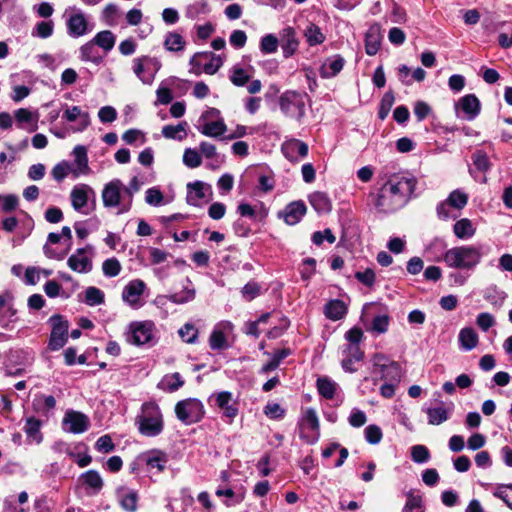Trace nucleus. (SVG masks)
<instances>
[{
    "label": "nucleus",
    "instance_id": "dca6fc26",
    "mask_svg": "<svg viewBox=\"0 0 512 512\" xmlns=\"http://www.w3.org/2000/svg\"><path fill=\"white\" fill-rule=\"evenodd\" d=\"M63 429L73 434H81L88 430L90 426L89 418L78 411H66L62 420Z\"/></svg>",
    "mask_w": 512,
    "mask_h": 512
},
{
    "label": "nucleus",
    "instance_id": "8fccbe9b",
    "mask_svg": "<svg viewBox=\"0 0 512 512\" xmlns=\"http://www.w3.org/2000/svg\"><path fill=\"white\" fill-rule=\"evenodd\" d=\"M180 338L188 344H195L198 340L199 331L192 323H185L179 330Z\"/></svg>",
    "mask_w": 512,
    "mask_h": 512
},
{
    "label": "nucleus",
    "instance_id": "69168bd1",
    "mask_svg": "<svg viewBox=\"0 0 512 512\" xmlns=\"http://www.w3.org/2000/svg\"><path fill=\"white\" fill-rule=\"evenodd\" d=\"M54 31V21L51 19L42 20L36 24L37 36L43 39L50 37Z\"/></svg>",
    "mask_w": 512,
    "mask_h": 512
},
{
    "label": "nucleus",
    "instance_id": "bb28decb",
    "mask_svg": "<svg viewBox=\"0 0 512 512\" xmlns=\"http://www.w3.org/2000/svg\"><path fill=\"white\" fill-rule=\"evenodd\" d=\"M343 353L345 354V357L341 363L342 368L346 372H355L356 368L354 367V363L363 359L364 352L357 345H347Z\"/></svg>",
    "mask_w": 512,
    "mask_h": 512
},
{
    "label": "nucleus",
    "instance_id": "f03ea898",
    "mask_svg": "<svg viewBox=\"0 0 512 512\" xmlns=\"http://www.w3.org/2000/svg\"><path fill=\"white\" fill-rule=\"evenodd\" d=\"M483 255L481 245H462L448 249L443 255V261L450 268L470 271L481 262Z\"/></svg>",
    "mask_w": 512,
    "mask_h": 512
},
{
    "label": "nucleus",
    "instance_id": "a19ab883",
    "mask_svg": "<svg viewBox=\"0 0 512 512\" xmlns=\"http://www.w3.org/2000/svg\"><path fill=\"white\" fill-rule=\"evenodd\" d=\"M92 40L82 45L79 49L80 59L85 62H92L96 65L102 62V57L99 55Z\"/></svg>",
    "mask_w": 512,
    "mask_h": 512
},
{
    "label": "nucleus",
    "instance_id": "774afa93",
    "mask_svg": "<svg viewBox=\"0 0 512 512\" xmlns=\"http://www.w3.org/2000/svg\"><path fill=\"white\" fill-rule=\"evenodd\" d=\"M494 496L503 500L512 509V484L498 487L494 492Z\"/></svg>",
    "mask_w": 512,
    "mask_h": 512
},
{
    "label": "nucleus",
    "instance_id": "cd10ccee",
    "mask_svg": "<svg viewBox=\"0 0 512 512\" xmlns=\"http://www.w3.org/2000/svg\"><path fill=\"white\" fill-rule=\"evenodd\" d=\"M198 130L199 132L208 137H220L222 136L226 130V124L224 123L223 119H217L212 121H206V122H198Z\"/></svg>",
    "mask_w": 512,
    "mask_h": 512
},
{
    "label": "nucleus",
    "instance_id": "a18cd8bd",
    "mask_svg": "<svg viewBox=\"0 0 512 512\" xmlns=\"http://www.w3.org/2000/svg\"><path fill=\"white\" fill-rule=\"evenodd\" d=\"M186 45L184 38L177 32L167 33L164 40V47L168 51L179 52L183 51Z\"/></svg>",
    "mask_w": 512,
    "mask_h": 512
},
{
    "label": "nucleus",
    "instance_id": "6e6d98bb",
    "mask_svg": "<svg viewBox=\"0 0 512 512\" xmlns=\"http://www.w3.org/2000/svg\"><path fill=\"white\" fill-rule=\"evenodd\" d=\"M394 101H395V97L392 92L389 91L383 95V97L380 101L379 111H378V117L381 120H384L388 116V114L394 104Z\"/></svg>",
    "mask_w": 512,
    "mask_h": 512
},
{
    "label": "nucleus",
    "instance_id": "bf43d9fd",
    "mask_svg": "<svg viewBox=\"0 0 512 512\" xmlns=\"http://www.w3.org/2000/svg\"><path fill=\"white\" fill-rule=\"evenodd\" d=\"M364 436L369 444L376 445L382 440L383 433L378 425L371 424L364 429Z\"/></svg>",
    "mask_w": 512,
    "mask_h": 512
},
{
    "label": "nucleus",
    "instance_id": "0e129e2a",
    "mask_svg": "<svg viewBox=\"0 0 512 512\" xmlns=\"http://www.w3.org/2000/svg\"><path fill=\"white\" fill-rule=\"evenodd\" d=\"M163 383L166 385V389L169 392H175L183 386L184 381L181 375L177 372L167 375L163 379Z\"/></svg>",
    "mask_w": 512,
    "mask_h": 512
},
{
    "label": "nucleus",
    "instance_id": "052dcab7",
    "mask_svg": "<svg viewBox=\"0 0 512 512\" xmlns=\"http://www.w3.org/2000/svg\"><path fill=\"white\" fill-rule=\"evenodd\" d=\"M119 9L115 4H108L102 11L101 18L109 26L117 24Z\"/></svg>",
    "mask_w": 512,
    "mask_h": 512
},
{
    "label": "nucleus",
    "instance_id": "09e8293b",
    "mask_svg": "<svg viewBox=\"0 0 512 512\" xmlns=\"http://www.w3.org/2000/svg\"><path fill=\"white\" fill-rule=\"evenodd\" d=\"M141 185H142V183L135 176L130 180L128 186H126V187L124 186L123 192L125 195L128 196L129 200L125 205L122 206L121 209H119L118 213H125L130 210L133 194L140 190Z\"/></svg>",
    "mask_w": 512,
    "mask_h": 512
},
{
    "label": "nucleus",
    "instance_id": "9d476101",
    "mask_svg": "<svg viewBox=\"0 0 512 512\" xmlns=\"http://www.w3.org/2000/svg\"><path fill=\"white\" fill-rule=\"evenodd\" d=\"M146 284L141 279L129 281L122 291V300L133 309H139L144 305L142 296L146 290Z\"/></svg>",
    "mask_w": 512,
    "mask_h": 512
},
{
    "label": "nucleus",
    "instance_id": "20e7f679",
    "mask_svg": "<svg viewBox=\"0 0 512 512\" xmlns=\"http://www.w3.org/2000/svg\"><path fill=\"white\" fill-rule=\"evenodd\" d=\"M175 414L179 421L185 425L199 422L205 414L203 403L196 398L179 401L175 405Z\"/></svg>",
    "mask_w": 512,
    "mask_h": 512
},
{
    "label": "nucleus",
    "instance_id": "39448f33",
    "mask_svg": "<svg viewBox=\"0 0 512 512\" xmlns=\"http://www.w3.org/2000/svg\"><path fill=\"white\" fill-rule=\"evenodd\" d=\"M281 111L288 117L300 120L305 114L304 96L296 91H286L279 99Z\"/></svg>",
    "mask_w": 512,
    "mask_h": 512
},
{
    "label": "nucleus",
    "instance_id": "f257e3e1",
    "mask_svg": "<svg viewBox=\"0 0 512 512\" xmlns=\"http://www.w3.org/2000/svg\"><path fill=\"white\" fill-rule=\"evenodd\" d=\"M416 182L405 174H393L380 188L375 206L390 213L404 206L415 190Z\"/></svg>",
    "mask_w": 512,
    "mask_h": 512
},
{
    "label": "nucleus",
    "instance_id": "58836bf2",
    "mask_svg": "<svg viewBox=\"0 0 512 512\" xmlns=\"http://www.w3.org/2000/svg\"><path fill=\"white\" fill-rule=\"evenodd\" d=\"M188 124L182 121L177 125H166L162 128V135L167 139L183 140L187 136Z\"/></svg>",
    "mask_w": 512,
    "mask_h": 512
},
{
    "label": "nucleus",
    "instance_id": "5701e85b",
    "mask_svg": "<svg viewBox=\"0 0 512 512\" xmlns=\"http://www.w3.org/2000/svg\"><path fill=\"white\" fill-rule=\"evenodd\" d=\"M153 59L149 56H141L133 59V72L144 84L152 83L154 75L151 72Z\"/></svg>",
    "mask_w": 512,
    "mask_h": 512
},
{
    "label": "nucleus",
    "instance_id": "c756f323",
    "mask_svg": "<svg viewBox=\"0 0 512 512\" xmlns=\"http://www.w3.org/2000/svg\"><path fill=\"white\" fill-rule=\"evenodd\" d=\"M324 314L328 319L337 321L342 319L347 314V307L342 300H330L324 306Z\"/></svg>",
    "mask_w": 512,
    "mask_h": 512
},
{
    "label": "nucleus",
    "instance_id": "ea45409f",
    "mask_svg": "<svg viewBox=\"0 0 512 512\" xmlns=\"http://www.w3.org/2000/svg\"><path fill=\"white\" fill-rule=\"evenodd\" d=\"M63 118H65L68 122H73L79 119L82 129L89 125V114L82 111L78 106H67L64 110Z\"/></svg>",
    "mask_w": 512,
    "mask_h": 512
},
{
    "label": "nucleus",
    "instance_id": "5fc2aeb1",
    "mask_svg": "<svg viewBox=\"0 0 512 512\" xmlns=\"http://www.w3.org/2000/svg\"><path fill=\"white\" fill-rule=\"evenodd\" d=\"M411 458L415 463H426L430 459L429 449L421 444L414 445L411 447Z\"/></svg>",
    "mask_w": 512,
    "mask_h": 512
},
{
    "label": "nucleus",
    "instance_id": "aec40b11",
    "mask_svg": "<svg viewBox=\"0 0 512 512\" xmlns=\"http://www.w3.org/2000/svg\"><path fill=\"white\" fill-rule=\"evenodd\" d=\"M306 211L307 208L303 201H294L280 211L278 217L282 218L288 225H295L300 222Z\"/></svg>",
    "mask_w": 512,
    "mask_h": 512
},
{
    "label": "nucleus",
    "instance_id": "49530a36",
    "mask_svg": "<svg viewBox=\"0 0 512 512\" xmlns=\"http://www.w3.org/2000/svg\"><path fill=\"white\" fill-rule=\"evenodd\" d=\"M304 36L306 37V40L310 46L319 45L325 41V35L321 29L313 23H310L306 27Z\"/></svg>",
    "mask_w": 512,
    "mask_h": 512
},
{
    "label": "nucleus",
    "instance_id": "6e6552de",
    "mask_svg": "<svg viewBox=\"0 0 512 512\" xmlns=\"http://www.w3.org/2000/svg\"><path fill=\"white\" fill-rule=\"evenodd\" d=\"M319 419L315 409L307 408L300 422V437L309 444H314L319 439Z\"/></svg>",
    "mask_w": 512,
    "mask_h": 512
},
{
    "label": "nucleus",
    "instance_id": "a211bd4d",
    "mask_svg": "<svg viewBox=\"0 0 512 512\" xmlns=\"http://www.w3.org/2000/svg\"><path fill=\"white\" fill-rule=\"evenodd\" d=\"M233 324L230 321L217 323L209 337V346L212 350H223L228 348L227 337L233 331Z\"/></svg>",
    "mask_w": 512,
    "mask_h": 512
},
{
    "label": "nucleus",
    "instance_id": "b1692460",
    "mask_svg": "<svg viewBox=\"0 0 512 512\" xmlns=\"http://www.w3.org/2000/svg\"><path fill=\"white\" fill-rule=\"evenodd\" d=\"M382 40L381 27L379 24H372L365 34V51L368 55H376L380 49Z\"/></svg>",
    "mask_w": 512,
    "mask_h": 512
},
{
    "label": "nucleus",
    "instance_id": "0eeeda50",
    "mask_svg": "<svg viewBox=\"0 0 512 512\" xmlns=\"http://www.w3.org/2000/svg\"><path fill=\"white\" fill-rule=\"evenodd\" d=\"M373 366L381 374V379L386 382L399 383L401 380V367L389 360L384 354H376L373 357Z\"/></svg>",
    "mask_w": 512,
    "mask_h": 512
},
{
    "label": "nucleus",
    "instance_id": "79ce46f5",
    "mask_svg": "<svg viewBox=\"0 0 512 512\" xmlns=\"http://www.w3.org/2000/svg\"><path fill=\"white\" fill-rule=\"evenodd\" d=\"M453 231L459 239H469L475 234V228L467 218L458 220L453 226Z\"/></svg>",
    "mask_w": 512,
    "mask_h": 512
},
{
    "label": "nucleus",
    "instance_id": "7ed1b4c3",
    "mask_svg": "<svg viewBox=\"0 0 512 512\" xmlns=\"http://www.w3.org/2000/svg\"><path fill=\"white\" fill-rule=\"evenodd\" d=\"M135 424L143 436L156 437L160 435L164 429V421L159 406L155 402L143 403L135 418Z\"/></svg>",
    "mask_w": 512,
    "mask_h": 512
},
{
    "label": "nucleus",
    "instance_id": "338daca9",
    "mask_svg": "<svg viewBox=\"0 0 512 512\" xmlns=\"http://www.w3.org/2000/svg\"><path fill=\"white\" fill-rule=\"evenodd\" d=\"M355 278L367 287H372L375 284L376 275L373 269L367 268L364 271H357Z\"/></svg>",
    "mask_w": 512,
    "mask_h": 512
},
{
    "label": "nucleus",
    "instance_id": "7c9ffc66",
    "mask_svg": "<svg viewBox=\"0 0 512 512\" xmlns=\"http://www.w3.org/2000/svg\"><path fill=\"white\" fill-rule=\"evenodd\" d=\"M311 206L318 213H329L332 209V203L328 195L324 192L316 191L309 195Z\"/></svg>",
    "mask_w": 512,
    "mask_h": 512
},
{
    "label": "nucleus",
    "instance_id": "f3484780",
    "mask_svg": "<svg viewBox=\"0 0 512 512\" xmlns=\"http://www.w3.org/2000/svg\"><path fill=\"white\" fill-rule=\"evenodd\" d=\"M50 321L52 323V331L49 347L52 350H59L67 341L68 323L60 315L52 316Z\"/></svg>",
    "mask_w": 512,
    "mask_h": 512
},
{
    "label": "nucleus",
    "instance_id": "864d4df0",
    "mask_svg": "<svg viewBox=\"0 0 512 512\" xmlns=\"http://www.w3.org/2000/svg\"><path fill=\"white\" fill-rule=\"evenodd\" d=\"M451 207L456 209H463L468 202V195L463 191L457 189L452 191L446 199Z\"/></svg>",
    "mask_w": 512,
    "mask_h": 512
},
{
    "label": "nucleus",
    "instance_id": "f704fd0d",
    "mask_svg": "<svg viewBox=\"0 0 512 512\" xmlns=\"http://www.w3.org/2000/svg\"><path fill=\"white\" fill-rule=\"evenodd\" d=\"M73 155L76 173L78 175L86 174L89 171L87 149L82 145H78L74 148Z\"/></svg>",
    "mask_w": 512,
    "mask_h": 512
},
{
    "label": "nucleus",
    "instance_id": "72a5a7b5",
    "mask_svg": "<svg viewBox=\"0 0 512 512\" xmlns=\"http://www.w3.org/2000/svg\"><path fill=\"white\" fill-rule=\"evenodd\" d=\"M14 125L17 129L32 132V112L26 108L17 109L14 112Z\"/></svg>",
    "mask_w": 512,
    "mask_h": 512
},
{
    "label": "nucleus",
    "instance_id": "2f4dec72",
    "mask_svg": "<svg viewBox=\"0 0 512 512\" xmlns=\"http://www.w3.org/2000/svg\"><path fill=\"white\" fill-rule=\"evenodd\" d=\"M460 348L464 351H470L478 345V334L471 327H465L460 330L458 335Z\"/></svg>",
    "mask_w": 512,
    "mask_h": 512
},
{
    "label": "nucleus",
    "instance_id": "680f3d73",
    "mask_svg": "<svg viewBox=\"0 0 512 512\" xmlns=\"http://www.w3.org/2000/svg\"><path fill=\"white\" fill-rule=\"evenodd\" d=\"M102 271L106 277H115L121 272V264L115 257L106 259L102 264Z\"/></svg>",
    "mask_w": 512,
    "mask_h": 512
},
{
    "label": "nucleus",
    "instance_id": "473e14b6",
    "mask_svg": "<svg viewBox=\"0 0 512 512\" xmlns=\"http://www.w3.org/2000/svg\"><path fill=\"white\" fill-rule=\"evenodd\" d=\"M215 494L217 497H225L223 503L227 507L235 506L244 500V493H237L229 486H219Z\"/></svg>",
    "mask_w": 512,
    "mask_h": 512
},
{
    "label": "nucleus",
    "instance_id": "f8f14e48",
    "mask_svg": "<svg viewBox=\"0 0 512 512\" xmlns=\"http://www.w3.org/2000/svg\"><path fill=\"white\" fill-rule=\"evenodd\" d=\"M215 404L222 412L226 423L232 424L239 413L238 402L229 391H221L215 395Z\"/></svg>",
    "mask_w": 512,
    "mask_h": 512
},
{
    "label": "nucleus",
    "instance_id": "603ef678",
    "mask_svg": "<svg viewBox=\"0 0 512 512\" xmlns=\"http://www.w3.org/2000/svg\"><path fill=\"white\" fill-rule=\"evenodd\" d=\"M104 293L97 287L90 286L85 290L84 302L89 306H97L104 303Z\"/></svg>",
    "mask_w": 512,
    "mask_h": 512
},
{
    "label": "nucleus",
    "instance_id": "e2e57ef3",
    "mask_svg": "<svg viewBox=\"0 0 512 512\" xmlns=\"http://www.w3.org/2000/svg\"><path fill=\"white\" fill-rule=\"evenodd\" d=\"M472 160H473L475 167L479 171L486 172L489 170L490 162H489L487 154L484 151L477 150L476 152H474L472 155Z\"/></svg>",
    "mask_w": 512,
    "mask_h": 512
},
{
    "label": "nucleus",
    "instance_id": "13d9d810",
    "mask_svg": "<svg viewBox=\"0 0 512 512\" xmlns=\"http://www.w3.org/2000/svg\"><path fill=\"white\" fill-rule=\"evenodd\" d=\"M278 49V39L273 34H267L261 38L260 50L263 54L275 53Z\"/></svg>",
    "mask_w": 512,
    "mask_h": 512
},
{
    "label": "nucleus",
    "instance_id": "4be33fe9",
    "mask_svg": "<svg viewBox=\"0 0 512 512\" xmlns=\"http://www.w3.org/2000/svg\"><path fill=\"white\" fill-rule=\"evenodd\" d=\"M116 498L120 507L126 512H136L139 496L137 491L125 486L116 489Z\"/></svg>",
    "mask_w": 512,
    "mask_h": 512
},
{
    "label": "nucleus",
    "instance_id": "de8ad7c7",
    "mask_svg": "<svg viewBox=\"0 0 512 512\" xmlns=\"http://www.w3.org/2000/svg\"><path fill=\"white\" fill-rule=\"evenodd\" d=\"M54 179L62 181L65 177L73 174L75 177L79 175L76 173L74 164L68 161H62L58 163L52 170Z\"/></svg>",
    "mask_w": 512,
    "mask_h": 512
},
{
    "label": "nucleus",
    "instance_id": "a878e982",
    "mask_svg": "<svg viewBox=\"0 0 512 512\" xmlns=\"http://www.w3.org/2000/svg\"><path fill=\"white\" fill-rule=\"evenodd\" d=\"M453 407L454 405L451 403L448 407L440 405L423 409L427 414L428 424L441 425L446 422L451 416Z\"/></svg>",
    "mask_w": 512,
    "mask_h": 512
},
{
    "label": "nucleus",
    "instance_id": "1a4fd4ad",
    "mask_svg": "<svg viewBox=\"0 0 512 512\" xmlns=\"http://www.w3.org/2000/svg\"><path fill=\"white\" fill-rule=\"evenodd\" d=\"M67 34L72 38H79L90 33L94 26L89 23L86 15L80 11H74L66 16Z\"/></svg>",
    "mask_w": 512,
    "mask_h": 512
},
{
    "label": "nucleus",
    "instance_id": "e433bc0d",
    "mask_svg": "<svg viewBox=\"0 0 512 512\" xmlns=\"http://www.w3.org/2000/svg\"><path fill=\"white\" fill-rule=\"evenodd\" d=\"M145 462L150 469H156L158 472H162L166 467L168 458L164 452L154 450L146 455Z\"/></svg>",
    "mask_w": 512,
    "mask_h": 512
},
{
    "label": "nucleus",
    "instance_id": "6ab92c4d",
    "mask_svg": "<svg viewBox=\"0 0 512 512\" xmlns=\"http://www.w3.org/2000/svg\"><path fill=\"white\" fill-rule=\"evenodd\" d=\"M94 195V190L88 185L81 184L75 186L70 194L73 208L76 211L81 212L83 214H89L90 211L87 208V202L89 200V197Z\"/></svg>",
    "mask_w": 512,
    "mask_h": 512
},
{
    "label": "nucleus",
    "instance_id": "9b49d317",
    "mask_svg": "<svg viewBox=\"0 0 512 512\" xmlns=\"http://www.w3.org/2000/svg\"><path fill=\"white\" fill-rule=\"evenodd\" d=\"M211 185L203 181H195L187 184L186 200L189 205L202 206L212 199Z\"/></svg>",
    "mask_w": 512,
    "mask_h": 512
},
{
    "label": "nucleus",
    "instance_id": "c9c22d12",
    "mask_svg": "<svg viewBox=\"0 0 512 512\" xmlns=\"http://www.w3.org/2000/svg\"><path fill=\"white\" fill-rule=\"evenodd\" d=\"M80 478L86 489H91L93 494L98 493L103 487V479L96 470H88Z\"/></svg>",
    "mask_w": 512,
    "mask_h": 512
},
{
    "label": "nucleus",
    "instance_id": "4c0bfd02",
    "mask_svg": "<svg viewBox=\"0 0 512 512\" xmlns=\"http://www.w3.org/2000/svg\"><path fill=\"white\" fill-rule=\"evenodd\" d=\"M56 400L52 395L39 394L36 396V404H34V412L41 413L48 417L50 412L55 408Z\"/></svg>",
    "mask_w": 512,
    "mask_h": 512
},
{
    "label": "nucleus",
    "instance_id": "423d86ee",
    "mask_svg": "<svg viewBox=\"0 0 512 512\" xmlns=\"http://www.w3.org/2000/svg\"><path fill=\"white\" fill-rule=\"evenodd\" d=\"M155 325L152 321L133 322L129 325L127 341L133 345H144L154 340Z\"/></svg>",
    "mask_w": 512,
    "mask_h": 512
},
{
    "label": "nucleus",
    "instance_id": "2eb2a0df",
    "mask_svg": "<svg viewBox=\"0 0 512 512\" xmlns=\"http://www.w3.org/2000/svg\"><path fill=\"white\" fill-rule=\"evenodd\" d=\"M124 185L120 179H113L104 185L102 190V201L106 208L120 207L126 203H122V192Z\"/></svg>",
    "mask_w": 512,
    "mask_h": 512
},
{
    "label": "nucleus",
    "instance_id": "4468645a",
    "mask_svg": "<svg viewBox=\"0 0 512 512\" xmlns=\"http://www.w3.org/2000/svg\"><path fill=\"white\" fill-rule=\"evenodd\" d=\"M93 249L91 246L79 248L67 260L70 269L78 273H88L92 270Z\"/></svg>",
    "mask_w": 512,
    "mask_h": 512
},
{
    "label": "nucleus",
    "instance_id": "c85d7f7f",
    "mask_svg": "<svg viewBox=\"0 0 512 512\" xmlns=\"http://www.w3.org/2000/svg\"><path fill=\"white\" fill-rule=\"evenodd\" d=\"M252 71V67L246 69L240 66L239 64H235L230 69L229 79L233 85L237 87H243L250 81L252 77Z\"/></svg>",
    "mask_w": 512,
    "mask_h": 512
},
{
    "label": "nucleus",
    "instance_id": "c03bdc74",
    "mask_svg": "<svg viewBox=\"0 0 512 512\" xmlns=\"http://www.w3.org/2000/svg\"><path fill=\"white\" fill-rule=\"evenodd\" d=\"M319 394L326 398L332 399L335 396L337 389V383L328 377H319L316 382Z\"/></svg>",
    "mask_w": 512,
    "mask_h": 512
},
{
    "label": "nucleus",
    "instance_id": "3c124183",
    "mask_svg": "<svg viewBox=\"0 0 512 512\" xmlns=\"http://www.w3.org/2000/svg\"><path fill=\"white\" fill-rule=\"evenodd\" d=\"M195 295V289L189 285H186L183 286V290L181 292L170 295L168 299L175 304H184L192 301L195 298Z\"/></svg>",
    "mask_w": 512,
    "mask_h": 512
},
{
    "label": "nucleus",
    "instance_id": "412c9836",
    "mask_svg": "<svg viewBox=\"0 0 512 512\" xmlns=\"http://www.w3.org/2000/svg\"><path fill=\"white\" fill-rule=\"evenodd\" d=\"M285 157L291 162H298L308 154V145L298 139H289L282 145Z\"/></svg>",
    "mask_w": 512,
    "mask_h": 512
},
{
    "label": "nucleus",
    "instance_id": "4d7b16f0",
    "mask_svg": "<svg viewBox=\"0 0 512 512\" xmlns=\"http://www.w3.org/2000/svg\"><path fill=\"white\" fill-rule=\"evenodd\" d=\"M183 163L189 168H197L202 163L201 154L192 148H187L183 154Z\"/></svg>",
    "mask_w": 512,
    "mask_h": 512
},
{
    "label": "nucleus",
    "instance_id": "ddd939ff",
    "mask_svg": "<svg viewBox=\"0 0 512 512\" xmlns=\"http://www.w3.org/2000/svg\"><path fill=\"white\" fill-rule=\"evenodd\" d=\"M455 110L457 117L472 121L479 115L481 104L476 95L468 94L458 100Z\"/></svg>",
    "mask_w": 512,
    "mask_h": 512
},
{
    "label": "nucleus",
    "instance_id": "37998d69",
    "mask_svg": "<svg viewBox=\"0 0 512 512\" xmlns=\"http://www.w3.org/2000/svg\"><path fill=\"white\" fill-rule=\"evenodd\" d=\"M115 41V35L109 30L98 32L92 39V42L95 45L99 46L106 52L112 50L115 45Z\"/></svg>",
    "mask_w": 512,
    "mask_h": 512
},
{
    "label": "nucleus",
    "instance_id": "393cba45",
    "mask_svg": "<svg viewBox=\"0 0 512 512\" xmlns=\"http://www.w3.org/2000/svg\"><path fill=\"white\" fill-rule=\"evenodd\" d=\"M344 63V58L338 54L327 58L320 67V76L325 79L335 77L343 69Z\"/></svg>",
    "mask_w": 512,
    "mask_h": 512
}]
</instances>
